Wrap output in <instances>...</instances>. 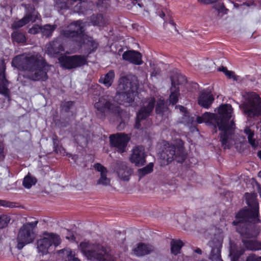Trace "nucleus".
<instances>
[{
    "label": "nucleus",
    "mask_w": 261,
    "mask_h": 261,
    "mask_svg": "<svg viewBox=\"0 0 261 261\" xmlns=\"http://www.w3.org/2000/svg\"><path fill=\"white\" fill-rule=\"evenodd\" d=\"M160 16L161 18H164V17L165 16V14L164 13V12H161V14H160Z\"/></svg>",
    "instance_id": "4d7b16f0"
},
{
    "label": "nucleus",
    "mask_w": 261,
    "mask_h": 261,
    "mask_svg": "<svg viewBox=\"0 0 261 261\" xmlns=\"http://www.w3.org/2000/svg\"><path fill=\"white\" fill-rule=\"evenodd\" d=\"M259 158L261 160V150L259 151L257 153Z\"/></svg>",
    "instance_id": "bf43d9fd"
},
{
    "label": "nucleus",
    "mask_w": 261,
    "mask_h": 261,
    "mask_svg": "<svg viewBox=\"0 0 261 261\" xmlns=\"http://www.w3.org/2000/svg\"><path fill=\"white\" fill-rule=\"evenodd\" d=\"M133 2H137V0H133Z\"/></svg>",
    "instance_id": "0e129e2a"
},
{
    "label": "nucleus",
    "mask_w": 261,
    "mask_h": 261,
    "mask_svg": "<svg viewBox=\"0 0 261 261\" xmlns=\"http://www.w3.org/2000/svg\"><path fill=\"white\" fill-rule=\"evenodd\" d=\"M10 220V217L8 215H3L0 216V229L7 226Z\"/></svg>",
    "instance_id": "58836bf2"
},
{
    "label": "nucleus",
    "mask_w": 261,
    "mask_h": 261,
    "mask_svg": "<svg viewBox=\"0 0 261 261\" xmlns=\"http://www.w3.org/2000/svg\"><path fill=\"white\" fill-rule=\"evenodd\" d=\"M194 251H195V252H196V253H197L198 254H201L202 253L201 250L200 248H198L196 249H195Z\"/></svg>",
    "instance_id": "5fc2aeb1"
},
{
    "label": "nucleus",
    "mask_w": 261,
    "mask_h": 261,
    "mask_svg": "<svg viewBox=\"0 0 261 261\" xmlns=\"http://www.w3.org/2000/svg\"><path fill=\"white\" fill-rule=\"evenodd\" d=\"M39 15V13L36 11L33 5L29 4L26 6L25 16L28 17L31 21L35 22L38 19Z\"/></svg>",
    "instance_id": "a878e982"
},
{
    "label": "nucleus",
    "mask_w": 261,
    "mask_h": 261,
    "mask_svg": "<svg viewBox=\"0 0 261 261\" xmlns=\"http://www.w3.org/2000/svg\"><path fill=\"white\" fill-rule=\"evenodd\" d=\"M138 5L140 7H142L143 6V4H140V3H138Z\"/></svg>",
    "instance_id": "680f3d73"
},
{
    "label": "nucleus",
    "mask_w": 261,
    "mask_h": 261,
    "mask_svg": "<svg viewBox=\"0 0 261 261\" xmlns=\"http://www.w3.org/2000/svg\"><path fill=\"white\" fill-rule=\"evenodd\" d=\"M224 8V6L223 5L220 6V8L218 9V11H221L223 10V9Z\"/></svg>",
    "instance_id": "13d9d810"
},
{
    "label": "nucleus",
    "mask_w": 261,
    "mask_h": 261,
    "mask_svg": "<svg viewBox=\"0 0 261 261\" xmlns=\"http://www.w3.org/2000/svg\"><path fill=\"white\" fill-rule=\"evenodd\" d=\"M218 114L205 113L202 116H198L196 121L198 124L203 122L212 124L214 126L215 132L216 128L221 131L220 141L224 149H230L232 146V137L234 133L236 125L233 120H230L232 112L230 105H222L219 107Z\"/></svg>",
    "instance_id": "f03ea898"
},
{
    "label": "nucleus",
    "mask_w": 261,
    "mask_h": 261,
    "mask_svg": "<svg viewBox=\"0 0 261 261\" xmlns=\"http://www.w3.org/2000/svg\"><path fill=\"white\" fill-rule=\"evenodd\" d=\"M259 175L261 176V171L259 172Z\"/></svg>",
    "instance_id": "e2e57ef3"
},
{
    "label": "nucleus",
    "mask_w": 261,
    "mask_h": 261,
    "mask_svg": "<svg viewBox=\"0 0 261 261\" xmlns=\"http://www.w3.org/2000/svg\"><path fill=\"white\" fill-rule=\"evenodd\" d=\"M41 28L42 25L35 24L31 29H29V33L34 35L37 34L40 31L41 32Z\"/></svg>",
    "instance_id": "79ce46f5"
},
{
    "label": "nucleus",
    "mask_w": 261,
    "mask_h": 261,
    "mask_svg": "<svg viewBox=\"0 0 261 261\" xmlns=\"http://www.w3.org/2000/svg\"><path fill=\"white\" fill-rule=\"evenodd\" d=\"M244 252V249L243 248L236 246H232L229 253L231 261H238L239 257Z\"/></svg>",
    "instance_id": "cd10ccee"
},
{
    "label": "nucleus",
    "mask_w": 261,
    "mask_h": 261,
    "mask_svg": "<svg viewBox=\"0 0 261 261\" xmlns=\"http://www.w3.org/2000/svg\"><path fill=\"white\" fill-rule=\"evenodd\" d=\"M9 81L6 74V65H3L0 67V94L6 98H10V90L8 88Z\"/></svg>",
    "instance_id": "aec40b11"
},
{
    "label": "nucleus",
    "mask_w": 261,
    "mask_h": 261,
    "mask_svg": "<svg viewBox=\"0 0 261 261\" xmlns=\"http://www.w3.org/2000/svg\"><path fill=\"white\" fill-rule=\"evenodd\" d=\"M80 249L84 255L91 261H111L112 257L109 251L99 244L88 242L80 243Z\"/></svg>",
    "instance_id": "1a4fd4ad"
},
{
    "label": "nucleus",
    "mask_w": 261,
    "mask_h": 261,
    "mask_svg": "<svg viewBox=\"0 0 261 261\" xmlns=\"http://www.w3.org/2000/svg\"><path fill=\"white\" fill-rule=\"evenodd\" d=\"M11 38L13 42H16L18 43H24L27 41L24 33L18 31H14L11 34Z\"/></svg>",
    "instance_id": "c756f323"
},
{
    "label": "nucleus",
    "mask_w": 261,
    "mask_h": 261,
    "mask_svg": "<svg viewBox=\"0 0 261 261\" xmlns=\"http://www.w3.org/2000/svg\"><path fill=\"white\" fill-rule=\"evenodd\" d=\"M57 25L55 24H46L42 26L41 33L46 37H49L56 30Z\"/></svg>",
    "instance_id": "f704fd0d"
},
{
    "label": "nucleus",
    "mask_w": 261,
    "mask_h": 261,
    "mask_svg": "<svg viewBox=\"0 0 261 261\" xmlns=\"http://www.w3.org/2000/svg\"><path fill=\"white\" fill-rule=\"evenodd\" d=\"M146 156L143 146H136L132 149L129 160L132 163H145Z\"/></svg>",
    "instance_id": "6ab92c4d"
},
{
    "label": "nucleus",
    "mask_w": 261,
    "mask_h": 261,
    "mask_svg": "<svg viewBox=\"0 0 261 261\" xmlns=\"http://www.w3.org/2000/svg\"><path fill=\"white\" fill-rule=\"evenodd\" d=\"M34 3H37L38 2V0H31Z\"/></svg>",
    "instance_id": "052dcab7"
},
{
    "label": "nucleus",
    "mask_w": 261,
    "mask_h": 261,
    "mask_svg": "<svg viewBox=\"0 0 261 261\" xmlns=\"http://www.w3.org/2000/svg\"><path fill=\"white\" fill-rule=\"evenodd\" d=\"M222 241L221 238L214 237L212 240L209 242V246L212 248L208 257L211 261H223L221 257Z\"/></svg>",
    "instance_id": "dca6fc26"
},
{
    "label": "nucleus",
    "mask_w": 261,
    "mask_h": 261,
    "mask_svg": "<svg viewBox=\"0 0 261 261\" xmlns=\"http://www.w3.org/2000/svg\"><path fill=\"white\" fill-rule=\"evenodd\" d=\"M244 132L246 135L247 136L248 143L252 146V147H256L257 144L256 143L255 139L254 138V130H252L250 127L246 126L244 128Z\"/></svg>",
    "instance_id": "7c9ffc66"
},
{
    "label": "nucleus",
    "mask_w": 261,
    "mask_h": 261,
    "mask_svg": "<svg viewBox=\"0 0 261 261\" xmlns=\"http://www.w3.org/2000/svg\"><path fill=\"white\" fill-rule=\"evenodd\" d=\"M161 70L159 68H154L151 72V75L157 76L161 74Z\"/></svg>",
    "instance_id": "de8ad7c7"
},
{
    "label": "nucleus",
    "mask_w": 261,
    "mask_h": 261,
    "mask_svg": "<svg viewBox=\"0 0 261 261\" xmlns=\"http://www.w3.org/2000/svg\"><path fill=\"white\" fill-rule=\"evenodd\" d=\"M169 23H170V24H171L172 25L174 26V27H175V25H176L175 23L173 21V20H170V21H169Z\"/></svg>",
    "instance_id": "6e6d98bb"
},
{
    "label": "nucleus",
    "mask_w": 261,
    "mask_h": 261,
    "mask_svg": "<svg viewBox=\"0 0 261 261\" xmlns=\"http://www.w3.org/2000/svg\"><path fill=\"white\" fill-rule=\"evenodd\" d=\"M59 252L63 253L67 257V260L65 261H80L77 257H75L74 253L69 248L60 250Z\"/></svg>",
    "instance_id": "e433bc0d"
},
{
    "label": "nucleus",
    "mask_w": 261,
    "mask_h": 261,
    "mask_svg": "<svg viewBox=\"0 0 261 261\" xmlns=\"http://www.w3.org/2000/svg\"><path fill=\"white\" fill-rule=\"evenodd\" d=\"M93 169L98 173V178L96 181V185L108 187L111 186V179L109 176V171L102 164H94Z\"/></svg>",
    "instance_id": "2eb2a0df"
},
{
    "label": "nucleus",
    "mask_w": 261,
    "mask_h": 261,
    "mask_svg": "<svg viewBox=\"0 0 261 261\" xmlns=\"http://www.w3.org/2000/svg\"><path fill=\"white\" fill-rule=\"evenodd\" d=\"M138 169L136 172L137 175L139 177V179L145 176L146 175L152 172L153 170L154 164H136Z\"/></svg>",
    "instance_id": "393cba45"
},
{
    "label": "nucleus",
    "mask_w": 261,
    "mask_h": 261,
    "mask_svg": "<svg viewBox=\"0 0 261 261\" xmlns=\"http://www.w3.org/2000/svg\"><path fill=\"white\" fill-rule=\"evenodd\" d=\"M245 261H261V256H258L255 254L252 253L247 257Z\"/></svg>",
    "instance_id": "37998d69"
},
{
    "label": "nucleus",
    "mask_w": 261,
    "mask_h": 261,
    "mask_svg": "<svg viewBox=\"0 0 261 261\" xmlns=\"http://www.w3.org/2000/svg\"><path fill=\"white\" fill-rule=\"evenodd\" d=\"M256 188L258 192L259 193V195L261 196V185L258 183H256Z\"/></svg>",
    "instance_id": "864d4df0"
},
{
    "label": "nucleus",
    "mask_w": 261,
    "mask_h": 261,
    "mask_svg": "<svg viewBox=\"0 0 261 261\" xmlns=\"http://www.w3.org/2000/svg\"><path fill=\"white\" fill-rule=\"evenodd\" d=\"M12 66L29 72L28 78L32 81L45 82L48 78L47 72L50 65L39 53L15 56L12 61Z\"/></svg>",
    "instance_id": "7ed1b4c3"
},
{
    "label": "nucleus",
    "mask_w": 261,
    "mask_h": 261,
    "mask_svg": "<svg viewBox=\"0 0 261 261\" xmlns=\"http://www.w3.org/2000/svg\"><path fill=\"white\" fill-rule=\"evenodd\" d=\"M115 172L120 180L123 181H128L134 173V170L130 166L126 164H116Z\"/></svg>",
    "instance_id": "a211bd4d"
},
{
    "label": "nucleus",
    "mask_w": 261,
    "mask_h": 261,
    "mask_svg": "<svg viewBox=\"0 0 261 261\" xmlns=\"http://www.w3.org/2000/svg\"><path fill=\"white\" fill-rule=\"evenodd\" d=\"M39 171L41 175H45L48 174L50 171H51L52 169L49 165L45 164L41 165L39 167Z\"/></svg>",
    "instance_id": "ea45409f"
},
{
    "label": "nucleus",
    "mask_w": 261,
    "mask_h": 261,
    "mask_svg": "<svg viewBox=\"0 0 261 261\" xmlns=\"http://www.w3.org/2000/svg\"><path fill=\"white\" fill-rule=\"evenodd\" d=\"M66 238L68 240H71L73 241L75 240V237L73 234V233L70 232H69V234L66 237Z\"/></svg>",
    "instance_id": "8fccbe9b"
},
{
    "label": "nucleus",
    "mask_w": 261,
    "mask_h": 261,
    "mask_svg": "<svg viewBox=\"0 0 261 261\" xmlns=\"http://www.w3.org/2000/svg\"><path fill=\"white\" fill-rule=\"evenodd\" d=\"M1 170H4L5 174H9V170L7 168H5L4 167H3L2 166H0V171Z\"/></svg>",
    "instance_id": "3c124183"
},
{
    "label": "nucleus",
    "mask_w": 261,
    "mask_h": 261,
    "mask_svg": "<svg viewBox=\"0 0 261 261\" xmlns=\"http://www.w3.org/2000/svg\"><path fill=\"white\" fill-rule=\"evenodd\" d=\"M58 61L61 67L68 70L75 69L88 64L87 57L80 55H62L59 57Z\"/></svg>",
    "instance_id": "4468645a"
},
{
    "label": "nucleus",
    "mask_w": 261,
    "mask_h": 261,
    "mask_svg": "<svg viewBox=\"0 0 261 261\" xmlns=\"http://www.w3.org/2000/svg\"><path fill=\"white\" fill-rule=\"evenodd\" d=\"M60 35L71 40L79 47L82 48L86 45L89 47V54L95 52L98 46L92 37L86 34L85 26L82 20L71 22L67 29L61 31Z\"/></svg>",
    "instance_id": "20e7f679"
},
{
    "label": "nucleus",
    "mask_w": 261,
    "mask_h": 261,
    "mask_svg": "<svg viewBox=\"0 0 261 261\" xmlns=\"http://www.w3.org/2000/svg\"><path fill=\"white\" fill-rule=\"evenodd\" d=\"M156 99L155 97H150L146 105L142 106L136 114V118L134 128L137 129L141 128V121L147 119L153 112L155 108V113L157 115L163 116L164 112L168 110L165 100L160 98L158 100L155 105Z\"/></svg>",
    "instance_id": "0eeeda50"
},
{
    "label": "nucleus",
    "mask_w": 261,
    "mask_h": 261,
    "mask_svg": "<svg viewBox=\"0 0 261 261\" xmlns=\"http://www.w3.org/2000/svg\"><path fill=\"white\" fill-rule=\"evenodd\" d=\"M5 144L3 142L0 141V162L3 161L5 158L4 154Z\"/></svg>",
    "instance_id": "a18cd8bd"
},
{
    "label": "nucleus",
    "mask_w": 261,
    "mask_h": 261,
    "mask_svg": "<svg viewBox=\"0 0 261 261\" xmlns=\"http://www.w3.org/2000/svg\"><path fill=\"white\" fill-rule=\"evenodd\" d=\"M130 139L129 134L125 133H116L110 135V145L118 153L122 154L127 152Z\"/></svg>",
    "instance_id": "ddd939ff"
},
{
    "label": "nucleus",
    "mask_w": 261,
    "mask_h": 261,
    "mask_svg": "<svg viewBox=\"0 0 261 261\" xmlns=\"http://www.w3.org/2000/svg\"><path fill=\"white\" fill-rule=\"evenodd\" d=\"M91 21L93 25L103 26L105 22L102 14H93L91 16Z\"/></svg>",
    "instance_id": "72a5a7b5"
},
{
    "label": "nucleus",
    "mask_w": 261,
    "mask_h": 261,
    "mask_svg": "<svg viewBox=\"0 0 261 261\" xmlns=\"http://www.w3.org/2000/svg\"><path fill=\"white\" fill-rule=\"evenodd\" d=\"M245 196L247 203L251 209L240 211L237 214L236 219L232 222V224L237 226V231L242 236V242L248 249L261 250V242L256 240L248 239L253 237L250 232V223L260 222L258 218V203L253 194L246 193Z\"/></svg>",
    "instance_id": "f257e3e1"
},
{
    "label": "nucleus",
    "mask_w": 261,
    "mask_h": 261,
    "mask_svg": "<svg viewBox=\"0 0 261 261\" xmlns=\"http://www.w3.org/2000/svg\"><path fill=\"white\" fill-rule=\"evenodd\" d=\"M37 181V180L36 178L32 175L30 173H28L24 177L22 184L25 188L30 189L33 185H35Z\"/></svg>",
    "instance_id": "473e14b6"
},
{
    "label": "nucleus",
    "mask_w": 261,
    "mask_h": 261,
    "mask_svg": "<svg viewBox=\"0 0 261 261\" xmlns=\"http://www.w3.org/2000/svg\"><path fill=\"white\" fill-rule=\"evenodd\" d=\"M114 77L115 72L114 70H111L107 74L104 75L103 76H101L100 77L99 82L104 84L105 86L109 87L112 85Z\"/></svg>",
    "instance_id": "bb28decb"
},
{
    "label": "nucleus",
    "mask_w": 261,
    "mask_h": 261,
    "mask_svg": "<svg viewBox=\"0 0 261 261\" xmlns=\"http://www.w3.org/2000/svg\"><path fill=\"white\" fill-rule=\"evenodd\" d=\"M38 223L37 221L28 222L23 224L18 233L17 248L19 250L26 245L32 243L35 238L34 229Z\"/></svg>",
    "instance_id": "9b49d317"
},
{
    "label": "nucleus",
    "mask_w": 261,
    "mask_h": 261,
    "mask_svg": "<svg viewBox=\"0 0 261 261\" xmlns=\"http://www.w3.org/2000/svg\"><path fill=\"white\" fill-rule=\"evenodd\" d=\"M61 239L59 235L54 233L45 232L43 237L37 241L38 252L42 255L46 254L52 251L61 243Z\"/></svg>",
    "instance_id": "f8f14e48"
},
{
    "label": "nucleus",
    "mask_w": 261,
    "mask_h": 261,
    "mask_svg": "<svg viewBox=\"0 0 261 261\" xmlns=\"http://www.w3.org/2000/svg\"><path fill=\"white\" fill-rule=\"evenodd\" d=\"M179 109L181 112L184 113V114H185L186 112H187V113L189 112L187 110V109L185 107H184V106H180L179 107Z\"/></svg>",
    "instance_id": "603ef678"
},
{
    "label": "nucleus",
    "mask_w": 261,
    "mask_h": 261,
    "mask_svg": "<svg viewBox=\"0 0 261 261\" xmlns=\"http://www.w3.org/2000/svg\"><path fill=\"white\" fill-rule=\"evenodd\" d=\"M214 99V96L210 92H202L198 97V103L201 107L207 109Z\"/></svg>",
    "instance_id": "b1692460"
},
{
    "label": "nucleus",
    "mask_w": 261,
    "mask_h": 261,
    "mask_svg": "<svg viewBox=\"0 0 261 261\" xmlns=\"http://www.w3.org/2000/svg\"><path fill=\"white\" fill-rule=\"evenodd\" d=\"M195 122V117L190 116L189 112H186L185 114H184L181 118V122L185 125L191 127L194 125Z\"/></svg>",
    "instance_id": "c9c22d12"
},
{
    "label": "nucleus",
    "mask_w": 261,
    "mask_h": 261,
    "mask_svg": "<svg viewBox=\"0 0 261 261\" xmlns=\"http://www.w3.org/2000/svg\"><path fill=\"white\" fill-rule=\"evenodd\" d=\"M52 140L54 150L56 153H59L63 156H66L68 158H71L74 162L76 161L79 158L78 155L77 154H73L67 152L62 144H60L58 137L56 135L53 136Z\"/></svg>",
    "instance_id": "412c9836"
},
{
    "label": "nucleus",
    "mask_w": 261,
    "mask_h": 261,
    "mask_svg": "<svg viewBox=\"0 0 261 261\" xmlns=\"http://www.w3.org/2000/svg\"><path fill=\"white\" fill-rule=\"evenodd\" d=\"M171 253L174 255H177L180 253V249L183 246V243L180 240H176L172 239L170 243Z\"/></svg>",
    "instance_id": "2f4dec72"
},
{
    "label": "nucleus",
    "mask_w": 261,
    "mask_h": 261,
    "mask_svg": "<svg viewBox=\"0 0 261 261\" xmlns=\"http://www.w3.org/2000/svg\"><path fill=\"white\" fill-rule=\"evenodd\" d=\"M0 206H3L6 207H13L14 204L12 202H10L6 200H0Z\"/></svg>",
    "instance_id": "49530a36"
},
{
    "label": "nucleus",
    "mask_w": 261,
    "mask_h": 261,
    "mask_svg": "<svg viewBox=\"0 0 261 261\" xmlns=\"http://www.w3.org/2000/svg\"><path fill=\"white\" fill-rule=\"evenodd\" d=\"M225 75L229 78V79H235V75L234 72L232 71H229L227 69L226 67H222V70Z\"/></svg>",
    "instance_id": "c03bdc74"
},
{
    "label": "nucleus",
    "mask_w": 261,
    "mask_h": 261,
    "mask_svg": "<svg viewBox=\"0 0 261 261\" xmlns=\"http://www.w3.org/2000/svg\"><path fill=\"white\" fill-rule=\"evenodd\" d=\"M138 88L139 82L136 76L127 75L120 78L118 85L119 98L123 104L132 105L138 94Z\"/></svg>",
    "instance_id": "6e6552de"
},
{
    "label": "nucleus",
    "mask_w": 261,
    "mask_h": 261,
    "mask_svg": "<svg viewBox=\"0 0 261 261\" xmlns=\"http://www.w3.org/2000/svg\"><path fill=\"white\" fill-rule=\"evenodd\" d=\"M30 21H31L30 20V19H29V17H25L24 16L21 19L19 20L18 21H15L13 24V27L14 29H18L22 27L23 26L29 23Z\"/></svg>",
    "instance_id": "4c0bfd02"
},
{
    "label": "nucleus",
    "mask_w": 261,
    "mask_h": 261,
    "mask_svg": "<svg viewBox=\"0 0 261 261\" xmlns=\"http://www.w3.org/2000/svg\"><path fill=\"white\" fill-rule=\"evenodd\" d=\"M142 54L134 50L126 51L122 54V59L136 65H140L143 64Z\"/></svg>",
    "instance_id": "4be33fe9"
},
{
    "label": "nucleus",
    "mask_w": 261,
    "mask_h": 261,
    "mask_svg": "<svg viewBox=\"0 0 261 261\" xmlns=\"http://www.w3.org/2000/svg\"><path fill=\"white\" fill-rule=\"evenodd\" d=\"M240 107L247 117H258L261 115V97L255 92L249 93Z\"/></svg>",
    "instance_id": "9d476101"
},
{
    "label": "nucleus",
    "mask_w": 261,
    "mask_h": 261,
    "mask_svg": "<svg viewBox=\"0 0 261 261\" xmlns=\"http://www.w3.org/2000/svg\"><path fill=\"white\" fill-rule=\"evenodd\" d=\"M94 107L98 118L103 119L105 118L106 114H113L116 117L117 121L119 123L117 129L121 131L125 128L129 119L128 115L119 106L115 104L109 96L99 97L98 101L95 102Z\"/></svg>",
    "instance_id": "39448f33"
},
{
    "label": "nucleus",
    "mask_w": 261,
    "mask_h": 261,
    "mask_svg": "<svg viewBox=\"0 0 261 261\" xmlns=\"http://www.w3.org/2000/svg\"><path fill=\"white\" fill-rule=\"evenodd\" d=\"M160 157L162 160L166 161L167 163H171L173 161H175L177 163H183L187 157L184 142L179 140L174 144L168 141H163Z\"/></svg>",
    "instance_id": "423d86ee"
},
{
    "label": "nucleus",
    "mask_w": 261,
    "mask_h": 261,
    "mask_svg": "<svg viewBox=\"0 0 261 261\" xmlns=\"http://www.w3.org/2000/svg\"><path fill=\"white\" fill-rule=\"evenodd\" d=\"M218 0H198V2L206 4H212L216 2Z\"/></svg>",
    "instance_id": "09e8293b"
},
{
    "label": "nucleus",
    "mask_w": 261,
    "mask_h": 261,
    "mask_svg": "<svg viewBox=\"0 0 261 261\" xmlns=\"http://www.w3.org/2000/svg\"><path fill=\"white\" fill-rule=\"evenodd\" d=\"M173 83L172 82V87L171 88V93L169 95V102L172 105H174L177 103L179 96V89L173 86Z\"/></svg>",
    "instance_id": "c85d7f7f"
},
{
    "label": "nucleus",
    "mask_w": 261,
    "mask_h": 261,
    "mask_svg": "<svg viewBox=\"0 0 261 261\" xmlns=\"http://www.w3.org/2000/svg\"><path fill=\"white\" fill-rule=\"evenodd\" d=\"M64 51V47L62 42L59 39L54 40L46 45V53L50 56L56 58L61 56Z\"/></svg>",
    "instance_id": "f3484780"
},
{
    "label": "nucleus",
    "mask_w": 261,
    "mask_h": 261,
    "mask_svg": "<svg viewBox=\"0 0 261 261\" xmlns=\"http://www.w3.org/2000/svg\"><path fill=\"white\" fill-rule=\"evenodd\" d=\"M74 102L72 101H68L65 102L62 106V109L66 113L69 112L70 110L73 107Z\"/></svg>",
    "instance_id": "a19ab883"
},
{
    "label": "nucleus",
    "mask_w": 261,
    "mask_h": 261,
    "mask_svg": "<svg viewBox=\"0 0 261 261\" xmlns=\"http://www.w3.org/2000/svg\"><path fill=\"white\" fill-rule=\"evenodd\" d=\"M154 251V247L150 244L140 243L133 249L134 254L138 256H144Z\"/></svg>",
    "instance_id": "5701e85b"
}]
</instances>
